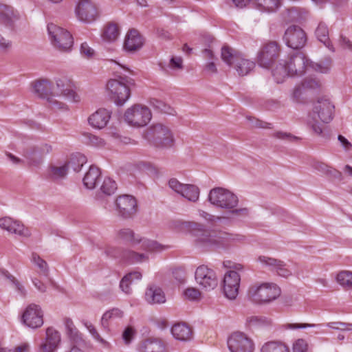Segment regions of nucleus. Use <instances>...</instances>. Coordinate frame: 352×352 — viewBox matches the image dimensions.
I'll list each match as a JSON object with an SVG mask.
<instances>
[{
  "mask_svg": "<svg viewBox=\"0 0 352 352\" xmlns=\"http://www.w3.org/2000/svg\"><path fill=\"white\" fill-rule=\"evenodd\" d=\"M280 47L276 41H267L260 47L256 60L258 64L263 68H270L278 58Z\"/></svg>",
  "mask_w": 352,
  "mask_h": 352,
  "instance_id": "1a4fd4ad",
  "label": "nucleus"
},
{
  "mask_svg": "<svg viewBox=\"0 0 352 352\" xmlns=\"http://www.w3.org/2000/svg\"><path fill=\"white\" fill-rule=\"evenodd\" d=\"M257 261L263 267L275 272L278 276L283 278H288L292 275V271L287 267L286 263L281 260L269 256L261 255L257 258Z\"/></svg>",
  "mask_w": 352,
  "mask_h": 352,
  "instance_id": "f3484780",
  "label": "nucleus"
},
{
  "mask_svg": "<svg viewBox=\"0 0 352 352\" xmlns=\"http://www.w3.org/2000/svg\"><path fill=\"white\" fill-rule=\"evenodd\" d=\"M169 187L188 201L195 203L199 200L200 190L194 184H186L179 182L177 179L172 178L168 182Z\"/></svg>",
  "mask_w": 352,
  "mask_h": 352,
  "instance_id": "4468645a",
  "label": "nucleus"
},
{
  "mask_svg": "<svg viewBox=\"0 0 352 352\" xmlns=\"http://www.w3.org/2000/svg\"><path fill=\"white\" fill-rule=\"evenodd\" d=\"M118 237L125 242L131 243L132 245L138 244L139 238L135 237L134 232L130 228H122L118 230Z\"/></svg>",
  "mask_w": 352,
  "mask_h": 352,
  "instance_id": "de8ad7c7",
  "label": "nucleus"
},
{
  "mask_svg": "<svg viewBox=\"0 0 352 352\" xmlns=\"http://www.w3.org/2000/svg\"><path fill=\"white\" fill-rule=\"evenodd\" d=\"M293 352H307V344L305 340L298 339L293 344Z\"/></svg>",
  "mask_w": 352,
  "mask_h": 352,
  "instance_id": "e2e57ef3",
  "label": "nucleus"
},
{
  "mask_svg": "<svg viewBox=\"0 0 352 352\" xmlns=\"http://www.w3.org/2000/svg\"><path fill=\"white\" fill-rule=\"evenodd\" d=\"M170 227L178 232L188 231L195 239V244L203 248H218L226 247L234 242L242 241L245 236L239 234L219 232L217 234L211 233L201 223L193 221H173Z\"/></svg>",
  "mask_w": 352,
  "mask_h": 352,
  "instance_id": "f257e3e1",
  "label": "nucleus"
},
{
  "mask_svg": "<svg viewBox=\"0 0 352 352\" xmlns=\"http://www.w3.org/2000/svg\"><path fill=\"white\" fill-rule=\"evenodd\" d=\"M261 352H290V351L285 342L280 340H272L263 344Z\"/></svg>",
  "mask_w": 352,
  "mask_h": 352,
  "instance_id": "f704fd0d",
  "label": "nucleus"
},
{
  "mask_svg": "<svg viewBox=\"0 0 352 352\" xmlns=\"http://www.w3.org/2000/svg\"><path fill=\"white\" fill-rule=\"evenodd\" d=\"M145 300L151 305L162 304L166 302V296L160 287L151 285L146 290Z\"/></svg>",
  "mask_w": 352,
  "mask_h": 352,
  "instance_id": "c85d7f7f",
  "label": "nucleus"
},
{
  "mask_svg": "<svg viewBox=\"0 0 352 352\" xmlns=\"http://www.w3.org/2000/svg\"><path fill=\"white\" fill-rule=\"evenodd\" d=\"M195 277L197 284L206 290L213 289L218 285L214 271L204 265L197 268Z\"/></svg>",
  "mask_w": 352,
  "mask_h": 352,
  "instance_id": "2eb2a0df",
  "label": "nucleus"
},
{
  "mask_svg": "<svg viewBox=\"0 0 352 352\" xmlns=\"http://www.w3.org/2000/svg\"><path fill=\"white\" fill-rule=\"evenodd\" d=\"M315 34L318 41L322 43L326 47L329 49L332 47L329 37V28L324 22L319 23Z\"/></svg>",
  "mask_w": 352,
  "mask_h": 352,
  "instance_id": "79ce46f5",
  "label": "nucleus"
},
{
  "mask_svg": "<svg viewBox=\"0 0 352 352\" xmlns=\"http://www.w3.org/2000/svg\"><path fill=\"white\" fill-rule=\"evenodd\" d=\"M85 326L87 329L89 330L91 335L93 336V338L99 342L100 344H102L104 346L108 347L109 346V343L104 340L98 333L94 326L91 324L85 323Z\"/></svg>",
  "mask_w": 352,
  "mask_h": 352,
  "instance_id": "5fc2aeb1",
  "label": "nucleus"
},
{
  "mask_svg": "<svg viewBox=\"0 0 352 352\" xmlns=\"http://www.w3.org/2000/svg\"><path fill=\"white\" fill-rule=\"evenodd\" d=\"M272 75L277 83L283 82L286 78L292 76V74L289 72L286 61L282 60L274 69H272Z\"/></svg>",
  "mask_w": 352,
  "mask_h": 352,
  "instance_id": "e433bc0d",
  "label": "nucleus"
},
{
  "mask_svg": "<svg viewBox=\"0 0 352 352\" xmlns=\"http://www.w3.org/2000/svg\"><path fill=\"white\" fill-rule=\"evenodd\" d=\"M123 316V311L118 308H113L107 311L102 316L100 323L102 327L109 330V321L121 318Z\"/></svg>",
  "mask_w": 352,
  "mask_h": 352,
  "instance_id": "58836bf2",
  "label": "nucleus"
},
{
  "mask_svg": "<svg viewBox=\"0 0 352 352\" xmlns=\"http://www.w3.org/2000/svg\"><path fill=\"white\" fill-rule=\"evenodd\" d=\"M150 104L154 109L159 112L167 114H172L173 113V109L162 100L152 98L150 100Z\"/></svg>",
  "mask_w": 352,
  "mask_h": 352,
  "instance_id": "603ef678",
  "label": "nucleus"
},
{
  "mask_svg": "<svg viewBox=\"0 0 352 352\" xmlns=\"http://www.w3.org/2000/svg\"><path fill=\"white\" fill-rule=\"evenodd\" d=\"M135 331L131 327H126L122 333V339L126 344L131 343L133 339Z\"/></svg>",
  "mask_w": 352,
  "mask_h": 352,
  "instance_id": "0e129e2a",
  "label": "nucleus"
},
{
  "mask_svg": "<svg viewBox=\"0 0 352 352\" xmlns=\"http://www.w3.org/2000/svg\"><path fill=\"white\" fill-rule=\"evenodd\" d=\"M2 276L8 280L15 287L16 290L18 293L22 296L25 297L26 296L27 292L23 285L11 274H10L6 270L1 271Z\"/></svg>",
  "mask_w": 352,
  "mask_h": 352,
  "instance_id": "8fccbe9b",
  "label": "nucleus"
},
{
  "mask_svg": "<svg viewBox=\"0 0 352 352\" xmlns=\"http://www.w3.org/2000/svg\"><path fill=\"white\" fill-rule=\"evenodd\" d=\"M272 136L277 139L283 140H289V141H293L294 140L298 139V138L292 135L291 133L283 132V131L275 132Z\"/></svg>",
  "mask_w": 352,
  "mask_h": 352,
  "instance_id": "69168bd1",
  "label": "nucleus"
},
{
  "mask_svg": "<svg viewBox=\"0 0 352 352\" xmlns=\"http://www.w3.org/2000/svg\"><path fill=\"white\" fill-rule=\"evenodd\" d=\"M111 118V112L103 108L98 109L88 119L89 124L96 129H101L107 126Z\"/></svg>",
  "mask_w": 352,
  "mask_h": 352,
  "instance_id": "bb28decb",
  "label": "nucleus"
},
{
  "mask_svg": "<svg viewBox=\"0 0 352 352\" xmlns=\"http://www.w3.org/2000/svg\"><path fill=\"white\" fill-rule=\"evenodd\" d=\"M52 151V145L42 143L25 148L23 151V156L29 166L37 167L43 163L45 156Z\"/></svg>",
  "mask_w": 352,
  "mask_h": 352,
  "instance_id": "9b49d317",
  "label": "nucleus"
},
{
  "mask_svg": "<svg viewBox=\"0 0 352 352\" xmlns=\"http://www.w3.org/2000/svg\"><path fill=\"white\" fill-rule=\"evenodd\" d=\"M116 207L118 215L124 219L133 218L138 209L135 198L129 195L118 196L116 199Z\"/></svg>",
  "mask_w": 352,
  "mask_h": 352,
  "instance_id": "f8f14e48",
  "label": "nucleus"
},
{
  "mask_svg": "<svg viewBox=\"0 0 352 352\" xmlns=\"http://www.w3.org/2000/svg\"><path fill=\"white\" fill-rule=\"evenodd\" d=\"M32 262L35 264L40 270L41 274L45 277L49 276V267L47 262L41 258L36 253H32Z\"/></svg>",
  "mask_w": 352,
  "mask_h": 352,
  "instance_id": "3c124183",
  "label": "nucleus"
},
{
  "mask_svg": "<svg viewBox=\"0 0 352 352\" xmlns=\"http://www.w3.org/2000/svg\"><path fill=\"white\" fill-rule=\"evenodd\" d=\"M226 218L228 219H243L248 217L250 214V209L248 208H237L233 206L232 209H228L226 212Z\"/></svg>",
  "mask_w": 352,
  "mask_h": 352,
  "instance_id": "37998d69",
  "label": "nucleus"
},
{
  "mask_svg": "<svg viewBox=\"0 0 352 352\" xmlns=\"http://www.w3.org/2000/svg\"><path fill=\"white\" fill-rule=\"evenodd\" d=\"M289 68V72L292 76H300L305 74L308 67V60L302 52H296L292 55L288 61H286Z\"/></svg>",
  "mask_w": 352,
  "mask_h": 352,
  "instance_id": "4be33fe9",
  "label": "nucleus"
},
{
  "mask_svg": "<svg viewBox=\"0 0 352 352\" xmlns=\"http://www.w3.org/2000/svg\"><path fill=\"white\" fill-rule=\"evenodd\" d=\"M104 253L109 257L122 258L131 263L142 262L148 259V256L146 254L131 250L122 252L120 248L110 245L105 248Z\"/></svg>",
  "mask_w": 352,
  "mask_h": 352,
  "instance_id": "aec40b11",
  "label": "nucleus"
},
{
  "mask_svg": "<svg viewBox=\"0 0 352 352\" xmlns=\"http://www.w3.org/2000/svg\"><path fill=\"white\" fill-rule=\"evenodd\" d=\"M131 275H125L121 280L120 287L125 294H130L131 289L130 285L132 284V280H130Z\"/></svg>",
  "mask_w": 352,
  "mask_h": 352,
  "instance_id": "bf43d9fd",
  "label": "nucleus"
},
{
  "mask_svg": "<svg viewBox=\"0 0 352 352\" xmlns=\"http://www.w3.org/2000/svg\"><path fill=\"white\" fill-rule=\"evenodd\" d=\"M12 41L0 32V51L3 52H8L12 48Z\"/></svg>",
  "mask_w": 352,
  "mask_h": 352,
  "instance_id": "052dcab7",
  "label": "nucleus"
},
{
  "mask_svg": "<svg viewBox=\"0 0 352 352\" xmlns=\"http://www.w3.org/2000/svg\"><path fill=\"white\" fill-rule=\"evenodd\" d=\"M139 352H166L165 343L159 338H150L142 342Z\"/></svg>",
  "mask_w": 352,
  "mask_h": 352,
  "instance_id": "cd10ccee",
  "label": "nucleus"
},
{
  "mask_svg": "<svg viewBox=\"0 0 352 352\" xmlns=\"http://www.w3.org/2000/svg\"><path fill=\"white\" fill-rule=\"evenodd\" d=\"M75 11L78 19L85 23L94 21L97 16L96 8L89 0H80Z\"/></svg>",
  "mask_w": 352,
  "mask_h": 352,
  "instance_id": "5701e85b",
  "label": "nucleus"
},
{
  "mask_svg": "<svg viewBox=\"0 0 352 352\" xmlns=\"http://www.w3.org/2000/svg\"><path fill=\"white\" fill-rule=\"evenodd\" d=\"M144 138L157 148L173 146L175 139L170 128L162 123L151 125L144 133Z\"/></svg>",
  "mask_w": 352,
  "mask_h": 352,
  "instance_id": "39448f33",
  "label": "nucleus"
},
{
  "mask_svg": "<svg viewBox=\"0 0 352 352\" xmlns=\"http://www.w3.org/2000/svg\"><path fill=\"white\" fill-rule=\"evenodd\" d=\"M171 333L175 339L181 341H188L192 338L191 328L183 322L174 324L171 328Z\"/></svg>",
  "mask_w": 352,
  "mask_h": 352,
  "instance_id": "c756f323",
  "label": "nucleus"
},
{
  "mask_svg": "<svg viewBox=\"0 0 352 352\" xmlns=\"http://www.w3.org/2000/svg\"><path fill=\"white\" fill-rule=\"evenodd\" d=\"M80 53L82 57L87 59L93 58L95 55L94 50L86 42H84L80 45Z\"/></svg>",
  "mask_w": 352,
  "mask_h": 352,
  "instance_id": "4d7b16f0",
  "label": "nucleus"
},
{
  "mask_svg": "<svg viewBox=\"0 0 352 352\" xmlns=\"http://www.w3.org/2000/svg\"><path fill=\"white\" fill-rule=\"evenodd\" d=\"M241 55V53L229 46L221 48V59L230 67H233Z\"/></svg>",
  "mask_w": 352,
  "mask_h": 352,
  "instance_id": "473e14b6",
  "label": "nucleus"
},
{
  "mask_svg": "<svg viewBox=\"0 0 352 352\" xmlns=\"http://www.w3.org/2000/svg\"><path fill=\"white\" fill-rule=\"evenodd\" d=\"M68 173L67 166L64 164L62 166L50 165L47 170V177L53 181H59L65 178Z\"/></svg>",
  "mask_w": 352,
  "mask_h": 352,
  "instance_id": "4c0bfd02",
  "label": "nucleus"
},
{
  "mask_svg": "<svg viewBox=\"0 0 352 352\" xmlns=\"http://www.w3.org/2000/svg\"><path fill=\"white\" fill-rule=\"evenodd\" d=\"M65 332L72 344H81L84 342L82 334L74 325L70 318L65 320Z\"/></svg>",
  "mask_w": 352,
  "mask_h": 352,
  "instance_id": "7c9ffc66",
  "label": "nucleus"
},
{
  "mask_svg": "<svg viewBox=\"0 0 352 352\" xmlns=\"http://www.w3.org/2000/svg\"><path fill=\"white\" fill-rule=\"evenodd\" d=\"M151 119L150 109L140 104H135L129 108L124 113V120L130 125L133 126H144Z\"/></svg>",
  "mask_w": 352,
  "mask_h": 352,
  "instance_id": "9d476101",
  "label": "nucleus"
},
{
  "mask_svg": "<svg viewBox=\"0 0 352 352\" xmlns=\"http://www.w3.org/2000/svg\"><path fill=\"white\" fill-rule=\"evenodd\" d=\"M228 346L230 352H253V341L243 333L234 332L228 338Z\"/></svg>",
  "mask_w": 352,
  "mask_h": 352,
  "instance_id": "ddd939ff",
  "label": "nucleus"
},
{
  "mask_svg": "<svg viewBox=\"0 0 352 352\" xmlns=\"http://www.w3.org/2000/svg\"><path fill=\"white\" fill-rule=\"evenodd\" d=\"M246 323L251 328H258L271 325L272 320L263 316H252L247 318Z\"/></svg>",
  "mask_w": 352,
  "mask_h": 352,
  "instance_id": "a18cd8bd",
  "label": "nucleus"
},
{
  "mask_svg": "<svg viewBox=\"0 0 352 352\" xmlns=\"http://www.w3.org/2000/svg\"><path fill=\"white\" fill-rule=\"evenodd\" d=\"M21 19L19 12L12 6L0 3V21L7 27L13 28L14 23Z\"/></svg>",
  "mask_w": 352,
  "mask_h": 352,
  "instance_id": "a878e982",
  "label": "nucleus"
},
{
  "mask_svg": "<svg viewBox=\"0 0 352 352\" xmlns=\"http://www.w3.org/2000/svg\"><path fill=\"white\" fill-rule=\"evenodd\" d=\"M332 65L330 57H325L318 63L311 62L309 66L317 72L327 74L329 72Z\"/></svg>",
  "mask_w": 352,
  "mask_h": 352,
  "instance_id": "49530a36",
  "label": "nucleus"
},
{
  "mask_svg": "<svg viewBox=\"0 0 352 352\" xmlns=\"http://www.w3.org/2000/svg\"><path fill=\"white\" fill-rule=\"evenodd\" d=\"M56 87L58 92H53V84L48 80L41 79L32 83V88L34 94L38 97L46 99L52 108L65 109V104L54 99V96L62 95L66 99L76 102L78 97L72 89L71 81L66 78H58L56 79Z\"/></svg>",
  "mask_w": 352,
  "mask_h": 352,
  "instance_id": "f03ea898",
  "label": "nucleus"
},
{
  "mask_svg": "<svg viewBox=\"0 0 352 352\" xmlns=\"http://www.w3.org/2000/svg\"><path fill=\"white\" fill-rule=\"evenodd\" d=\"M144 43V39L140 32L135 30H130L124 39V49L125 51L134 53L140 50Z\"/></svg>",
  "mask_w": 352,
  "mask_h": 352,
  "instance_id": "393cba45",
  "label": "nucleus"
},
{
  "mask_svg": "<svg viewBox=\"0 0 352 352\" xmlns=\"http://www.w3.org/2000/svg\"><path fill=\"white\" fill-rule=\"evenodd\" d=\"M198 213L201 217H202L209 223H216L218 221H221L222 219V217H221L214 216L201 210H199L198 211Z\"/></svg>",
  "mask_w": 352,
  "mask_h": 352,
  "instance_id": "680f3d73",
  "label": "nucleus"
},
{
  "mask_svg": "<svg viewBox=\"0 0 352 352\" xmlns=\"http://www.w3.org/2000/svg\"><path fill=\"white\" fill-rule=\"evenodd\" d=\"M138 244H140V248L148 252H160L164 249V245L158 242L147 239H139Z\"/></svg>",
  "mask_w": 352,
  "mask_h": 352,
  "instance_id": "c03bdc74",
  "label": "nucleus"
},
{
  "mask_svg": "<svg viewBox=\"0 0 352 352\" xmlns=\"http://www.w3.org/2000/svg\"><path fill=\"white\" fill-rule=\"evenodd\" d=\"M334 111V104L329 98L319 97L313 102L311 110L308 113L307 126L316 135L324 138L323 128L319 120L323 123L330 122L333 118Z\"/></svg>",
  "mask_w": 352,
  "mask_h": 352,
  "instance_id": "7ed1b4c3",
  "label": "nucleus"
},
{
  "mask_svg": "<svg viewBox=\"0 0 352 352\" xmlns=\"http://www.w3.org/2000/svg\"><path fill=\"white\" fill-rule=\"evenodd\" d=\"M337 282L346 289H351L352 287V272L341 271L336 276Z\"/></svg>",
  "mask_w": 352,
  "mask_h": 352,
  "instance_id": "09e8293b",
  "label": "nucleus"
},
{
  "mask_svg": "<svg viewBox=\"0 0 352 352\" xmlns=\"http://www.w3.org/2000/svg\"><path fill=\"white\" fill-rule=\"evenodd\" d=\"M283 41L292 49H300L307 42V36L303 30L298 25H291L285 30Z\"/></svg>",
  "mask_w": 352,
  "mask_h": 352,
  "instance_id": "dca6fc26",
  "label": "nucleus"
},
{
  "mask_svg": "<svg viewBox=\"0 0 352 352\" xmlns=\"http://www.w3.org/2000/svg\"><path fill=\"white\" fill-rule=\"evenodd\" d=\"M175 279L179 283H183L186 280V273L183 268H177L173 272Z\"/></svg>",
  "mask_w": 352,
  "mask_h": 352,
  "instance_id": "338daca9",
  "label": "nucleus"
},
{
  "mask_svg": "<svg viewBox=\"0 0 352 352\" xmlns=\"http://www.w3.org/2000/svg\"><path fill=\"white\" fill-rule=\"evenodd\" d=\"M208 201L213 206L226 212L233 206H237L239 203V197L232 191L222 188L215 187L208 193Z\"/></svg>",
  "mask_w": 352,
  "mask_h": 352,
  "instance_id": "0eeeda50",
  "label": "nucleus"
},
{
  "mask_svg": "<svg viewBox=\"0 0 352 352\" xmlns=\"http://www.w3.org/2000/svg\"><path fill=\"white\" fill-rule=\"evenodd\" d=\"M120 35V30L117 24L110 23L107 24L103 30L102 37L108 42L115 41Z\"/></svg>",
  "mask_w": 352,
  "mask_h": 352,
  "instance_id": "a19ab883",
  "label": "nucleus"
},
{
  "mask_svg": "<svg viewBox=\"0 0 352 352\" xmlns=\"http://www.w3.org/2000/svg\"><path fill=\"white\" fill-rule=\"evenodd\" d=\"M47 32L51 43L54 48L64 53H69L72 51L74 38L68 30L54 23H49Z\"/></svg>",
  "mask_w": 352,
  "mask_h": 352,
  "instance_id": "423d86ee",
  "label": "nucleus"
},
{
  "mask_svg": "<svg viewBox=\"0 0 352 352\" xmlns=\"http://www.w3.org/2000/svg\"><path fill=\"white\" fill-rule=\"evenodd\" d=\"M0 228L9 233L22 237L28 238L31 235L29 229L22 223L9 217L0 218Z\"/></svg>",
  "mask_w": 352,
  "mask_h": 352,
  "instance_id": "412c9836",
  "label": "nucleus"
},
{
  "mask_svg": "<svg viewBox=\"0 0 352 352\" xmlns=\"http://www.w3.org/2000/svg\"><path fill=\"white\" fill-rule=\"evenodd\" d=\"M303 89L305 90H314L317 89L320 87V82L314 78H306L302 83Z\"/></svg>",
  "mask_w": 352,
  "mask_h": 352,
  "instance_id": "13d9d810",
  "label": "nucleus"
},
{
  "mask_svg": "<svg viewBox=\"0 0 352 352\" xmlns=\"http://www.w3.org/2000/svg\"><path fill=\"white\" fill-rule=\"evenodd\" d=\"M255 67L254 62L245 58L242 54L233 66L239 76L248 74Z\"/></svg>",
  "mask_w": 352,
  "mask_h": 352,
  "instance_id": "72a5a7b5",
  "label": "nucleus"
},
{
  "mask_svg": "<svg viewBox=\"0 0 352 352\" xmlns=\"http://www.w3.org/2000/svg\"><path fill=\"white\" fill-rule=\"evenodd\" d=\"M200 294V292L195 288H187L184 292L185 296L189 300H196Z\"/></svg>",
  "mask_w": 352,
  "mask_h": 352,
  "instance_id": "774afa93",
  "label": "nucleus"
},
{
  "mask_svg": "<svg viewBox=\"0 0 352 352\" xmlns=\"http://www.w3.org/2000/svg\"><path fill=\"white\" fill-rule=\"evenodd\" d=\"M241 282V276L236 271L230 270L224 276L223 292L225 296L234 300L239 294V289Z\"/></svg>",
  "mask_w": 352,
  "mask_h": 352,
  "instance_id": "a211bd4d",
  "label": "nucleus"
},
{
  "mask_svg": "<svg viewBox=\"0 0 352 352\" xmlns=\"http://www.w3.org/2000/svg\"><path fill=\"white\" fill-rule=\"evenodd\" d=\"M280 4V0H253V5L261 11L274 12Z\"/></svg>",
  "mask_w": 352,
  "mask_h": 352,
  "instance_id": "ea45409f",
  "label": "nucleus"
},
{
  "mask_svg": "<svg viewBox=\"0 0 352 352\" xmlns=\"http://www.w3.org/2000/svg\"><path fill=\"white\" fill-rule=\"evenodd\" d=\"M43 311L41 307L35 304L30 305L22 315V321L28 327L36 329L43 324Z\"/></svg>",
  "mask_w": 352,
  "mask_h": 352,
  "instance_id": "6ab92c4d",
  "label": "nucleus"
},
{
  "mask_svg": "<svg viewBox=\"0 0 352 352\" xmlns=\"http://www.w3.org/2000/svg\"><path fill=\"white\" fill-rule=\"evenodd\" d=\"M134 85L133 79L128 77L119 76L118 79H111L107 87L115 102L122 105L130 97V87Z\"/></svg>",
  "mask_w": 352,
  "mask_h": 352,
  "instance_id": "6e6552de",
  "label": "nucleus"
},
{
  "mask_svg": "<svg viewBox=\"0 0 352 352\" xmlns=\"http://www.w3.org/2000/svg\"><path fill=\"white\" fill-rule=\"evenodd\" d=\"M87 162L86 157L81 153H76L69 158V160L65 163L67 166V170L69 169L73 170L74 172L78 173L80 171L83 165Z\"/></svg>",
  "mask_w": 352,
  "mask_h": 352,
  "instance_id": "c9c22d12",
  "label": "nucleus"
},
{
  "mask_svg": "<svg viewBox=\"0 0 352 352\" xmlns=\"http://www.w3.org/2000/svg\"><path fill=\"white\" fill-rule=\"evenodd\" d=\"M100 169L94 166H91L83 177L84 186L88 189L96 187L100 177Z\"/></svg>",
  "mask_w": 352,
  "mask_h": 352,
  "instance_id": "2f4dec72",
  "label": "nucleus"
},
{
  "mask_svg": "<svg viewBox=\"0 0 352 352\" xmlns=\"http://www.w3.org/2000/svg\"><path fill=\"white\" fill-rule=\"evenodd\" d=\"M280 289L272 283H255L248 290V298L255 304H267L280 296Z\"/></svg>",
  "mask_w": 352,
  "mask_h": 352,
  "instance_id": "20e7f679",
  "label": "nucleus"
},
{
  "mask_svg": "<svg viewBox=\"0 0 352 352\" xmlns=\"http://www.w3.org/2000/svg\"><path fill=\"white\" fill-rule=\"evenodd\" d=\"M327 327L336 330L352 331V323H346L342 322H331L327 324Z\"/></svg>",
  "mask_w": 352,
  "mask_h": 352,
  "instance_id": "6e6d98bb",
  "label": "nucleus"
},
{
  "mask_svg": "<svg viewBox=\"0 0 352 352\" xmlns=\"http://www.w3.org/2000/svg\"><path fill=\"white\" fill-rule=\"evenodd\" d=\"M117 189V185L115 181L109 177L104 178L103 183L100 187L101 191L106 195L113 194Z\"/></svg>",
  "mask_w": 352,
  "mask_h": 352,
  "instance_id": "864d4df0",
  "label": "nucleus"
},
{
  "mask_svg": "<svg viewBox=\"0 0 352 352\" xmlns=\"http://www.w3.org/2000/svg\"><path fill=\"white\" fill-rule=\"evenodd\" d=\"M60 342V333L54 327H48L45 341L40 344L38 352H56Z\"/></svg>",
  "mask_w": 352,
  "mask_h": 352,
  "instance_id": "b1692460",
  "label": "nucleus"
}]
</instances>
